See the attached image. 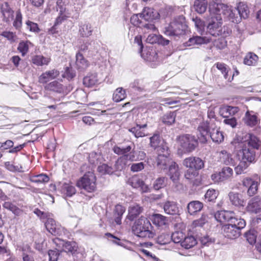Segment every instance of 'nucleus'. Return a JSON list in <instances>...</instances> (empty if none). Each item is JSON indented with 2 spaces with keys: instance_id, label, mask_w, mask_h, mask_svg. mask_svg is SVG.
Masks as SVG:
<instances>
[{
  "instance_id": "obj_1",
  "label": "nucleus",
  "mask_w": 261,
  "mask_h": 261,
  "mask_svg": "<svg viewBox=\"0 0 261 261\" xmlns=\"http://www.w3.org/2000/svg\"><path fill=\"white\" fill-rule=\"evenodd\" d=\"M197 130V136L201 143H206L209 136L215 143H220L224 140L222 132L217 128L214 120H202L200 122Z\"/></svg>"
},
{
  "instance_id": "obj_2",
  "label": "nucleus",
  "mask_w": 261,
  "mask_h": 261,
  "mask_svg": "<svg viewBox=\"0 0 261 261\" xmlns=\"http://www.w3.org/2000/svg\"><path fill=\"white\" fill-rule=\"evenodd\" d=\"M187 25L185 17L179 15L174 18L164 30V34L170 37H179L185 34Z\"/></svg>"
},
{
  "instance_id": "obj_3",
  "label": "nucleus",
  "mask_w": 261,
  "mask_h": 261,
  "mask_svg": "<svg viewBox=\"0 0 261 261\" xmlns=\"http://www.w3.org/2000/svg\"><path fill=\"white\" fill-rule=\"evenodd\" d=\"M132 230L135 234L140 238H152L154 236L150 221L143 217L135 222Z\"/></svg>"
},
{
  "instance_id": "obj_4",
  "label": "nucleus",
  "mask_w": 261,
  "mask_h": 261,
  "mask_svg": "<svg viewBox=\"0 0 261 261\" xmlns=\"http://www.w3.org/2000/svg\"><path fill=\"white\" fill-rule=\"evenodd\" d=\"M209 10L211 13H218L220 16L223 14L232 22L238 23L241 21L236 8L232 9L231 7L226 5L217 3L213 5L212 7H210Z\"/></svg>"
},
{
  "instance_id": "obj_5",
  "label": "nucleus",
  "mask_w": 261,
  "mask_h": 261,
  "mask_svg": "<svg viewBox=\"0 0 261 261\" xmlns=\"http://www.w3.org/2000/svg\"><path fill=\"white\" fill-rule=\"evenodd\" d=\"M231 144L237 151V157L239 160L250 163L254 160L255 151L253 148L248 147L246 144L240 143L236 140H233Z\"/></svg>"
},
{
  "instance_id": "obj_6",
  "label": "nucleus",
  "mask_w": 261,
  "mask_h": 261,
  "mask_svg": "<svg viewBox=\"0 0 261 261\" xmlns=\"http://www.w3.org/2000/svg\"><path fill=\"white\" fill-rule=\"evenodd\" d=\"M211 13V17L208 20L207 32L213 36L221 35L222 17L218 13Z\"/></svg>"
},
{
  "instance_id": "obj_7",
  "label": "nucleus",
  "mask_w": 261,
  "mask_h": 261,
  "mask_svg": "<svg viewBox=\"0 0 261 261\" xmlns=\"http://www.w3.org/2000/svg\"><path fill=\"white\" fill-rule=\"evenodd\" d=\"M96 177L92 172H88L77 181V186L91 193L96 190Z\"/></svg>"
},
{
  "instance_id": "obj_8",
  "label": "nucleus",
  "mask_w": 261,
  "mask_h": 261,
  "mask_svg": "<svg viewBox=\"0 0 261 261\" xmlns=\"http://www.w3.org/2000/svg\"><path fill=\"white\" fill-rule=\"evenodd\" d=\"M178 142L183 149L188 152L194 150L198 146V140L194 136L184 134L178 137Z\"/></svg>"
},
{
  "instance_id": "obj_9",
  "label": "nucleus",
  "mask_w": 261,
  "mask_h": 261,
  "mask_svg": "<svg viewBox=\"0 0 261 261\" xmlns=\"http://www.w3.org/2000/svg\"><path fill=\"white\" fill-rule=\"evenodd\" d=\"M183 164L187 168L195 171L202 169L204 166V161L200 158L190 156L185 159L183 161Z\"/></svg>"
},
{
  "instance_id": "obj_10",
  "label": "nucleus",
  "mask_w": 261,
  "mask_h": 261,
  "mask_svg": "<svg viewBox=\"0 0 261 261\" xmlns=\"http://www.w3.org/2000/svg\"><path fill=\"white\" fill-rule=\"evenodd\" d=\"M127 183L134 188H140L142 193L150 192L152 189L149 188L138 175H134L128 179Z\"/></svg>"
},
{
  "instance_id": "obj_11",
  "label": "nucleus",
  "mask_w": 261,
  "mask_h": 261,
  "mask_svg": "<svg viewBox=\"0 0 261 261\" xmlns=\"http://www.w3.org/2000/svg\"><path fill=\"white\" fill-rule=\"evenodd\" d=\"M243 121L245 124L250 127L255 126L260 122V119L256 114L254 111L249 110L245 113Z\"/></svg>"
},
{
  "instance_id": "obj_12",
  "label": "nucleus",
  "mask_w": 261,
  "mask_h": 261,
  "mask_svg": "<svg viewBox=\"0 0 261 261\" xmlns=\"http://www.w3.org/2000/svg\"><path fill=\"white\" fill-rule=\"evenodd\" d=\"M222 229L225 237L230 239H235L241 234V229L229 224L224 225Z\"/></svg>"
},
{
  "instance_id": "obj_13",
  "label": "nucleus",
  "mask_w": 261,
  "mask_h": 261,
  "mask_svg": "<svg viewBox=\"0 0 261 261\" xmlns=\"http://www.w3.org/2000/svg\"><path fill=\"white\" fill-rule=\"evenodd\" d=\"M45 227L47 230L54 236H61L63 228L58 225L55 221L48 217L45 222Z\"/></svg>"
},
{
  "instance_id": "obj_14",
  "label": "nucleus",
  "mask_w": 261,
  "mask_h": 261,
  "mask_svg": "<svg viewBox=\"0 0 261 261\" xmlns=\"http://www.w3.org/2000/svg\"><path fill=\"white\" fill-rule=\"evenodd\" d=\"M168 168L169 169L168 175L170 176V179L176 187L180 186V185H178L180 173L178 170V165L175 162L172 161V163Z\"/></svg>"
},
{
  "instance_id": "obj_15",
  "label": "nucleus",
  "mask_w": 261,
  "mask_h": 261,
  "mask_svg": "<svg viewBox=\"0 0 261 261\" xmlns=\"http://www.w3.org/2000/svg\"><path fill=\"white\" fill-rule=\"evenodd\" d=\"M1 12L3 16V20L7 23H9L13 18L14 11L7 2L1 5Z\"/></svg>"
},
{
  "instance_id": "obj_16",
  "label": "nucleus",
  "mask_w": 261,
  "mask_h": 261,
  "mask_svg": "<svg viewBox=\"0 0 261 261\" xmlns=\"http://www.w3.org/2000/svg\"><path fill=\"white\" fill-rule=\"evenodd\" d=\"M59 74L60 72L55 69L46 71L39 77V82L41 84L46 83L51 80L56 79Z\"/></svg>"
},
{
  "instance_id": "obj_17",
  "label": "nucleus",
  "mask_w": 261,
  "mask_h": 261,
  "mask_svg": "<svg viewBox=\"0 0 261 261\" xmlns=\"http://www.w3.org/2000/svg\"><path fill=\"white\" fill-rule=\"evenodd\" d=\"M159 14L157 12H154L151 8L145 7L142 12L139 13L140 17L145 21H149L156 18Z\"/></svg>"
},
{
  "instance_id": "obj_18",
  "label": "nucleus",
  "mask_w": 261,
  "mask_h": 261,
  "mask_svg": "<svg viewBox=\"0 0 261 261\" xmlns=\"http://www.w3.org/2000/svg\"><path fill=\"white\" fill-rule=\"evenodd\" d=\"M248 211L257 213L261 211V198L260 197H253L248 202L247 205Z\"/></svg>"
},
{
  "instance_id": "obj_19",
  "label": "nucleus",
  "mask_w": 261,
  "mask_h": 261,
  "mask_svg": "<svg viewBox=\"0 0 261 261\" xmlns=\"http://www.w3.org/2000/svg\"><path fill=\"white\" fill-rule=\"evenodd\" d=\"M246 140L240 143L246 144L248 147H251L254 149H258L260 144V142L258 138L254 135L248 134L246 136Z\"/></svg>"
},
{
  "instance_id": "obj_20",
  "label": "nucleus",
  "mask_w": 261,
  "mask_h": 261,
  "mask_svg": "<svg viewBox=\"0 0 261 261\" xmlns=\"http://www.w3.org/2000/svg\"><path fill=\"white\" fill-rule=\"evenodd\" d=\"M234 215L232 211H220L217 212L215 214L216 220L221 223L228 222L232 216Z\"/></svg>"
},
{
  "instance_id": "obj_21",
  "label": "nucleus",
  "mask_w": 261,
  "mask_h": 261,
  "mask_svg": "<svg viewBox=\"0 0 261 261\" xmlns=\"http://www.w3.org/2000/svg\"><path fill=\"white\" fill-rule=\"evenodd\" d=\"M172 161L169 157L164 154H159L156 158L157 167L161 170H166L172 163Z\"/></svg>"
},
{
  "instance_id": "obj_22",
  "label": "nucleus",
  "mask_w": 261,
  "mask_h": 261,
  "mask_svg": "<svg viewBox=\"0 0 261 261\" xmlns=\"http://www.w3.org/2000/svg\"><path fill=\"white\" fill-rule=\"evenodd\" d=\"M209 42V40L205 37L200 36H193L190 38L188 41L184 43L185 46H191L195 45H201Z\"/></svg>"
},
{
  "instance_id": "obj_23",
  "label": "nucleus",
  "mask_w": 261,
  "mask_h": 261,
  "mask_svg": "<svg viewBox=\"0 0 261 261\" xmlns=\"http://www.w3.org/2000/svg\"><path fill=\"white\" fill-rule=\"evenodd\" d=\"M75 64L77 69L81 71L86 70L89 65L88 61L80 52L76 54Z\"/></svg>"
},
{
  "instance_id": "obj_24",
  "label": "nucleus",
  "mask_w": 261,
  "mask_h": 261,
  "mask_svg": "<svg viewBox=\"0 0 261 261\" xmlns=\"http://www.w3.org/2000/svg\"><path fill=\"white\" fill-rule=\"evenodd\" d=\"M243 185L246 187L250 185L247 191L249 196H253L256 193L258 189L257 182L252 181L251 178H247L244 180Z\"/></svg>"
},
{
  "instance_id": "obj_25",
  "label": "nucleus",
  "mask_w": 261,
  "mask_h": 261,
  "mask_svg": "<svg viewBox=\"0 0 261 261\" xmlns=\"http://www.w3.org/2000/svg\"><path fill=\"white\" fill-rule=\"evenodd\" d=\"M238 112V108L231 106H225L220 109V114L226 118L233 116Z\"/></svg>"
},
{
  "instance_id": "obj_26",
  "label": "nucleus",
  "mask_w": 261,
  "mask_h": 261,
  "mask_svg": "<svg viewBox=\"0 0 261 261\" xmlns=\"http://www.w3.org/2000/svg\"><path fill=\"white\" fill-rule=\"evenodd\" d=\"M152 221L153 223L158 227L166 226L168 222V220L166 217L159 214H153L152 216Z\"/></svg>"
},
{
  "instance_id": "obj_27",
  "label": "nucleus",
  "mask_w": 261,
  "mask_h": 261,
  "mask_svg": "<svg viewBox=\"0 0 261 261\" xmlns=\"http://www.w3.org/2000/svg\"><path fill=\"white\" fill-rule=\"evenodd\" d=\"M34 252L30 246L26 245L22 248V256L23 261H34Z\"/></svg>"
},
{
  "instance_id": "obj_28",
  "label": "nucleus",
  "mask_w": 261,
  "mask_h": 261,
  "mask_svg": "<svg viewBox=\"0 0 261 261\" xmlns=\"http://www.w3.org/2000/svg\"><path fill=\"white\" fill-rule=\"evenodd\" d=\"M93 29L91 24L85 23L80 26L79 34L82 37H88L92 35Z\"/></svg>"
},
{
  "instance_id": "obj_29",
  "label": "nucleus",
  "mask_w": 261,
  "mask_h": 261,
  "mask_svg": "<svg viewBox=\"0 0 261 261\" xmlns=\"http://www.w3.org/2000/svg\"><path fill=\"white\" fill-rule=\"evenodd\" d=\"M98 80L96 73H88L83 79V84L87 87H91L97 83Z\"/></svg>"
},
{
  "instance_id": "obj_30",
  "label": "nucleus",
  "mask_w": 261,
  "mask_h": 261,
  "mask_svg": "<svg viewBox=\"0 0 261 261\" xmlns=\"http://www.w3.org/2000/svg\"><path fill=\"white\" fill-rule=\"evenodd\" d=\"M142 208L138 205H135L129 207L128 210V214L127 218L130 221H133L142 212Z\"/></svg>"
},
{
  "instance_id": "obj_31",
  "label": "nucleus",
  "mask_w": 261,
  "mask_h": 261,
  "mask_svg": "<svg viewBox=\"0 0 261 261\" xmlns=\"http://www.w3.org/2000/svg\"><path fill=\"white\" fill-rule=\"evenodd\" d=\"M45 88L47 90L53 91L59 93L64 92L63 86L57 81H53L47 84Z\"/></svg>"
},
{
  "instance_id": "obj_32",
  "label": "nucleus",
  "mask_w": 261,
  "mask_h": 261,
  "mask_svg": "<svg viewBox=\"0 0 261 261\" xmlns=\"http://www.w3.org/2000/svg\"><path fill=\"white\" fill-rule=\"evenodd\" d=\"M50 60V58L44 57L41 55H36L32 58V63L38 66L48 65Z\"/></svg>"
},
{
  "instance_id": "obj_33",
  "label": "nucleus",
  "mask_w": 261,
  "mask_h": 261,
  "mask_svg": "<svg viewBox=\"0 0 261 261\" xmlns=\"http://www.w3.org/2000/svg\"><path fill=\"white\" fill-rule=\"evenodd\" d=\"M202 203L198 201H193L188 204L187 208L188 212L191 215H193L195 213L200 211L202 209Z\"/></svg>"
},
{
  "instance_id": "obj_34",
  "label": "nucleus",
  "mask_w": 261,
  "mask_h": 261,
  "mask_svg": "<svg viewBox=\"0 0 261 261\" xmlns=\"http://www.w3.org/2000/svg\"><path fill=\"white\" fill-rule=\"evenodd\" d=\"M236 9L238 10V14L240 18L246 19L248 17L249 10L247 5L244 3H240Z\"/></svg>"
},
{
  "instance_id": "obj_35",
  "label": "nucleus",
  "mask_w": 261,
  "mask_h": 261,
  "mask_svg": "<svg viewBox=\"0 0 261 261\" xmlns=\"http://www.w3.org/2000/svg\"><path fill=\"white\" fill-rule=\"evenodd\" d=\"M228 224L241 230L245 226L246 222L244 219L237 218L234 214L232 216Z\"/></svg>"
},
{
  "instance_id": "obj_36",
  "label": "nucleus",
  "mask_w": 261,
  "mask_h": 261,
  "mask_svg": "<svg viewBox=\"0 0 261 261\" xmlns=\"http://www.w3.org/2000/svg\"><path fill=\"white\" fill-rule=\"evenodd\" d=\"M207 6L206 0H195L194 8L198 13L202 14L205 12Z\"/></svg>"
},
{
  "instance_id": "obj_37",
  "label": "nucleus",
  "mask_w": 261,
  "mask_h": 261,
  "mask_svg": "<svg viewBox=\"0 0 261 261\" xmlns=\"http://www.w3.org/2000/svg\"><path fill=\"white\" fill-rule=\"evenodd\" d=\"M222 156H220L222 162L226 165L234 166L236 163L232 159L231 155L228 153L226 150H222L220 152Z\"/></svg>"
},
{
  "instance_id": "obj_38",
  "label": "nucleus",
  "mask_w": 261,
  "mask_h": 261,
  "mask_svg": "<svg viewBox=\"0 0 261 261\" xmlns=\"http://www.w3.org/2000/svg\"><path fill=\"white\" fill-rule=\"evenodd\" d=\"M113 150L116 154L118 155H122V157H125L128 152L132 150L131 145H127L126 146L119 147L115 146L113 148Z\"/></svg>"
},
{
  "instance_id": "obj_39",
  "label": "nucleus",
  "mask_w": 261,
  "mask_h": 261,
  "mask_svg": "<svg viewBox=\"0 0 261 261\" xmlns=\"http://www.w3.org/2000/svg\"><path fill=\"white\" fill-rule=\"evenodd\" d=\"M258 57L252 53H248L244 59V63L248 66H254L258 61Z\"/></svg>"
},
{
  "instance_id": "obj_40",
  "label": "nucleus",
  "mask_w": 261,
  "mask_h": 261,
  "mask_svg": "<svg viewBox=\"0 0 261 261\" xmlns=\"http://www.w3.org/2000/svg\"><path fill=\"white\" fill-rule=\"evenodd\" d=\"M126 96L125 90L122 87L118 88L114 92L113 95V99L115 102H119Z\"/></svg>"
},
{
  "instance_id": "obj_41",
  "label": "nucleus",
  "mask_w": 261,
  "mask_h": 261,
  "mask_svg": "<svg viewBox=\"0 0 261 261\" xmlns=\"http://www.w3.org/2000/svg\"><path fill=\"white\" fill-rule=\"evenodd\" d=\"M164 209L166 213L170 215H174L178 211L177 205L173 202H166L164 206Z\"/></svg>"
},
{
  "instance_id": "obj_42",
  "label": "nucleus",
  "mask_w": 261,
  "mask_h": 261,
  "mask_svg": "<svg viewBox=\"0 0 261 261\" xmlns=\"http://www.w3.org/2000/svg\"><path fill=\"white\" fill-rule=\"evenodd\" d=\"M31 180L32 182L38 184H45L49 181V177L47 174L42 173L33 176L31 178Z\"/></svg>"
},
{
  "instance_id": "obj_43",
  "label": "nucleus",
  "mask_w": 261,
  "mask_h": 261,
  "mask_svg": "<svg viewBox=\"0 0 261 261\" xmlns=\"http://www.w3.org/2000/svg\"><path fill=\"white\" fill-rule=\"evenodd\" d=\"M176 114L175 112H170L165 114L162 118V122L166 125H170L174 123Z\"/></svg>"
},
{
  "instance_id": "obj_44",
  "label": "nucleus",
  "mask_w": 261,
  "mask_h": 261,
  "mask_svg": "<svg viewBox=\"0 0 261 261\" xmlns=\"http://www.w3.org/2000/svg\"><path fill=\"white\" fill-rule=\"evenodd\" d=\"M196 243V241L194 237L189 236L184 238L181 245L186 249H189L194 246Z\"/></svg>"
},
{
  "instance_id": "obj_45",
  "label": "nucleus",
  "mask_w": 261,
  "mask_h": 261,
  "mask_svg": "<svg viewBox=\"0 0 261 261\" xmlns=\"http://www.w3.org/2000/svg\"><path fill=\"white\" fill-rule=\"evenodd\" d=\"M150 144L151 147L154 149L157 148L165 149L164 146L161 147V139L159 135L155 134L150 138Z\"/></svg>"
},
{
  "instance_id": "obj_46",
  "label": "nucleus",
  "mask_w": 261,
  "mask_h": 261,
  "mask_svg": "<svg viewBox=\"0 0 261 261\" xmlns=\"http://www.w3.org/2000/svg\"><path fill=\"white\" fill-rule=\"evenodd\" d=\"M146 124L142 125H137L136 127H133L129 129V130L132 132L136 138L143 137L145 136L146 134L144 132L141 130V128H144L146 127Z\"/></svg>"
},
{
  "instance_id": "obj_47",
  "label": "nucleus",
  "mask_w": 261,
  "mask_h": 261,
  "mask_svg": "<svg viewBox=\"0 0 261 261\" xmlns=\"http://www.w3.org/2000/svg\"><path fill=\"white\" fill-rule=\"evenodd\" d=\"M240 163L238 165L237 167L234 168V171L236 173L237 175L241 174L242 173H245V170L247 169L248 167L249 163L246 162V161L239 160Z\"/></svg>"
},
{
  "instance_id": "obj_48",
  "label": "nucleus",
  "mask_w": 261,
  "mask_h": 261,
  "mask_svg": "<svg viewBox=\"0 0 261 261\" xmlns=\"http://www.w3.org/2000/svg\"><path fill=\"white\" fill-rule=\"evenodd\" d=\"M221 179L224 181L232 177L233 175V170L229 167H223L221 172Z\"/></svg>"
},
{
  "instance_id": "obj_49",
  "label": "nucleus",
  "mask_w": 261,
  "mask_h": 261,
  "mask_svg": "<svg viewBox=\"0 0 261 261\" xmlns=\"http://www.w3.org/2000/svg\"><path fill=\"white\" fill-rule=\"evenodd\" d=\"M22 16L19 10L16 12V16L13 22V27L16 30H20L22 26Z\"/></svg>"
},
{
  "instance_id": "obj_50",
  "label": "nucleus",
  "mask_w": 261,
  "mask_h": 261,
  "mask_svg": "<svg viewBox=\"0 0 261 261\" xmlns=\"http://www.w3.org/2000/svg\"><path fill=\"white\" fill-rule=\"evenodd\" d=\"M98 171L102 174H112L114 172V170L111 166L107 164H103L99 166L97 168Z\"/></svg>"
},
{
  "instance_id": "obj_51",
  "label": "nucleus",
  "mask_w": 261,
  "mask_h": 261,
  "mask_svg": "<svg viewBox=\"0 0 261 261\" xmlns=\"http://www.w3.org/2000/svg\"><path fill=\"white\" fill-rule=\"evenodd\" d=\"M56 9L59 14H69L66 9V5L63 0H57L56 2Z\"/></svg>"
},
{
  "instance_id": "obj_52",
  "label": "nucleus",
  "mask_w": 261,
  "mask_h": 261,
  "mask_svg": "<svg viewBox=\"0 0 261 261\" xmlns=\"http://www.w3.org/2000/svg\"><path fill=\"white\" fill-rule=\"evenodd\" d=\"M216 67L218 70L221 71L222 74H224V78L227 80L229 76V68L227 67V66L222 63H217L216 64Z\"/></svg>"
},
{
  "instance_id": "obj_53",
  "label": "nucleus",
  "mask_w": 261,
  "mask_h": 261,
  "mask_svg": "<svg viewBox=\"0 0 261 261\" xmlns=\"http://www.w3.org/2000/svg\"><path fill=\"white\" fill-rule=\"evenodd\" d=\"M166 178L164 177L158 178L153 183V188L155 190H159L166 186L165 180Z\"/></svg>"
},
{
  "instance_id": "obj_54",
  "label": "nucleus",
  "mask_w": 261,
  "mask_h": 261,
  "mask_svg": "<svg viewBox=\"0 0 261 261\" xmlns=\"http://www.w3.org/2000/svg\"><path fill=\"white\" fill-rule=\"evenodd\" d=\"M31 44L29 41H21L17 47L18 50L24 56L29 51V44Z\"/></svg>"
},
{
  "instance_id": "obj_55",
  "label": "nucleus",
  "mask_w": 261,
  "mask_h": 261,
  "mask_svg": "<svg viewBox=\"0 0 261 261\" xmlns=\"http://www.w3.org/2000/svg\"><path fill=\"white\" fill-rule=\"evenodd\" d=\"M76 250V246L75 242H65L63 251L73 253Z\"/></svg>"
},
{
  "instance_id": "obj_56",
  "label": "nucleus",
  "mask_w": 261,
  "mask_h": 261,
  "mask_svg": "<svg viewBox=\"0 0 261 261\" xmlns=\"http://www.w3.org/2000/svg\"><path fill=\"white\" fill-rule=\"evenodd\" d=\"M171 241V236L169 234L163 233L158 237L156 242L160 245H166Z\"/></svg>"
},
{
  "instance_id": "obj_57",
  "label": "nucleus",
  "mask_w": 261,
  "mask_h": 261,
  "mask_svg": "<svg viewBox=\"0 0 261 261\" xmlns=\"http://www.w3.org/2000/svg\"><path fill=\"white\" fill-rule=\"evenodd\" d=\"M126 160L125 157H120L116 161L115 164V168L116 170L121 171L126 166Z\"/></svg>"
},
{
  "instance_id": "obj_58",
  "label": "nucleus",
  "mask_w": 261,
  "mask_h": 261,
  "mask_svg": "<svg viewBox=\"0 0 261 261\" xmlns=\"http://www.w3.org/2000/svg\"><path fill=\"white\" fill-rule=\"evenodd\" d=\"M4 208L12 211L14 214L18 215L20 210L14 204L9 201H6L3 204Z\"/></svg>"
},
{
  "instance_id": "obj_59",
  "label": "nucleus",
  "mask_w": 261,
  "mask_h": 261,
  "mask_svg": "<svg viewBox=\"0 0 261 261\" xmlns=\"http://www.w3.org/2000/svg\"><path fill=\"white\" fill-rule=\"evenodd\" d=\"M184 236L182 232L176 231L172 233L171 236V240L175 243H180L183 241Z\"/></svg>"
},
{
  "instance_id": "obj_60",
  "label": "nucleus",
  "mask_w": 261,
  "mask_h": 261,
  "mask_svg": "<svg viewBox=\"0 0 261 261\" xmlns=\"http://www.w3.org/2000/svg\"><path fill=\"white\" fill-rule=\"evenodd\" d=\"M243 197H229L232 204L236 206H243L245 202Z\"/></svg>"
},
{
  "instance_id": "obj_61",
  "label": "nucleus",
  "mask_w": 261,
  "mask_h": 261,
  "mask_svg": "<svg viewBox=\"0 0 261 261\" xmlns=\"http://www.w3.org/2000/svg\"><path fill=\"white\" fill-rule=\"evenodd\" d=\"M53 242L56 246L55 250L58 251V252H61L63 251V249H64V244L65 243V241L56 238L53 240Z\"/></svg>"
},
{
  "instance_id": "obj_62",
  "label": "nucleus",
  "mask_w": 261,
  "mask_h": 261,
  "mask_svg": "<svg viewBox=\"0 0 261 261\" xmlns=\"http://www.w3.org/2000/svg\"><path fill=\"white\" fill-rule=\"evenodd\" d=\"M139 17V13L133 15L130 19V23L134 26L141 27L143 22Z\"/></svg>"
},
{
  "instance_id": "obj_63",
  "label": "nucleus",
  "mask_w": 261,
  "mask_h": 261,
  "mask_svg": "<svg viewBox=\"0 0 261 261\" xmlns=\"http://www.w3.org/2000/svg\"><path fill=\"white\" fill-rule=\"evenodd\" d=\"M60 253L56 250H49L48 252L49 261H58Z\"/></svg>"
},
{
  "instance_id": "obj_64",
  "label": "nucleus",
  "mask_w": 261,
  "mask_h": 261,
  "mask_svg": "<svg viewBox=\"0 0 261 261\" xmlns=\"http://www.w3.org/2000/svg\"><path fill=\"white\" fill-rule=\"evenodd\" d=\"M26 24L27 29L31 32L38 33L40 31L38 24L36 23L28 20L26 22Z\"/></svg>"
}]
</instances>
